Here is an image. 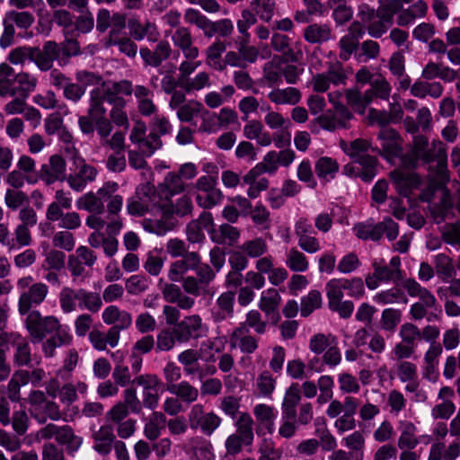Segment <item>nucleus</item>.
Returning a JSON list of instances; mask_svg holds the SVG:
<instances>
[{
    "label": "nucleus",
    "instance_id": "1",
    "mask_svg": "<svg viewBox=\"0 0 460 460\" xmlns=\"http://www.w3.org/2000/svg\"><path fill=\"white\" fill-rule=\"evenodd\" d=\"M382 152L377 148L374 149L368 141L361 138L355 139L342 146L343 151L352 160L343 167V173L348 176L360 178L363 181H371L377 173V158L368 154V151H377L385 159L400 157L402 148L398 132L392 128H382L377 134Z\"/></svg>",
    "mask_w": 460,
    "mask_h": 460
},
{
    "label": "nucleus",
    "instance_id": "2",
    "mask_svg": "<svg viewBox=\"0 0 460 460\" xmlns=\"http://www.w3.org/2000/svg\"><path fill=\"white\" fill-rule=\"evenodd\" d=\"M133 93L131 81L103 83L102 88L95 87L89 93V106L85 115L79 116L78 127L85 136H91L96 130L97 135L106 137L112 131V125L107 118V109L104 103L113 106L126 107L127 102L122 95L130 96Z\"/></svg>",
    "mask_w": 460,
    "mask_h": 460
},
{
    "label": "nucleus",
    "instance_id": "3",
    "mask_svg": "<svg viewBox=\"0 0 460 460\" xmlns=\"http://www.w3.org/2000/svg\"><path fill=\"white\" fill-rule=\"evenodd\" d=\"M19 291L18 312L21 315L30 314L40 306L49 294V287L42 282H34L31 276L20 278L16 283Z\"/></svg>",
    "mask_w": 460,
    "mask_h": 460
},
{
    "label": "nucleus",
    "instance_id": "4",
    "mask_svg": "<svg viewBox=\"0 0 460 460\" xmlns=\"http://www.w3.org/2000/svg\"><path fill=\"white\" fill-rule=\"evenodd\" d=\"M355 236L362 241L379 242L384 234L388 241H394L399 235V225L391 217L376 223L373 218L358 222L352 227Z\"/></svg>",
    "mask_w": 460,
    "mask_h": 460
},
{
    "label": "nucleus",
    "instance_id": "5",
    "mask_svg": "<svg viewBox=\"0 0 460 460\" xmlns=\"http://www.w3.org/2000/svg\"><path fill=\"white\" fill-rule=\"evenodd\" d=\"M25 326L32 343H40L47 335L56 334L61 329L70 330L68 325L61 324L56 316H42L40 311H33L26 315Z\"/></svg>",
    "mask_w": 460,
    "mask_h": 460
},
{
    "label": "nucleus",
    "instance_id": "6",
    "mask_svg": "<svg viewBox=\"0 0 460 460\" xmlns=\"http://www.w3.org/2000/svg\"><path fill=\"white\" fill-rule=\"evenodd\" d=\"M178 344H187L206 338L208 334V325L203 322L198 314L184 316L178 323L174 324Z\"/></svg>",
    "mask_w": 460,
    "mask_h": 460
},
{
    "label": "nucleus",
    "instance_id": "7",
    "mask_svg": "<svg viewBox=\"0 0 460 460\" xmlns=\"http://www.w3.org/2000/svg\"><path fill=\"white\" fill-rule=\"evenodd\" d=\"M197 277H187L183 279L182 288L185 293L193 296L212 295L210 284L216 278V271L207 263H199L194 270Z\"/></svg>",
    "mask_w": 460,
    "mask_h": 460
},
{
    "label": "nucleus",
    "instance_id": "8",
    "mask_svg": "<svg viewBox=\"0 0 460 460\" xmlns=\"http://www.w3.org/2000/svg\"><path fill=\"white\" fill-rule=\"evenodd\" d=\"M97 175L98 170L93 165L88 164L80 155H73L70 173L66 178L67 183L73 190L83 191L88 184L95 181Z\"/></svg>",
    "mask_w": 460,
    "mask_h": 460
},
{
    "label": "nucleus",
    "instance_id": "9",
    "mask_svg": "<svg viewBox=\"0 0 460 460\" xmlns=\"http://www.w3.org/2000/svg\"><path fill=\"white\" fill-rule=\"evenodd\" d=\"M61 53L66 57L75 56L79 53V47L73 44L70 51L61 49L56 41L48 40L41 49L33 47V63L40 71H49L52 68L54 61L59 58Z\"/></svg>",
    "mask_w": 460,
    "mask_h": 460
},
{
    "label": "nucleus",
    "instance_id": "10",
    "mask_svg": "<svg viewBox=\"0 0 460 460\" xmlns=\"http://www.w3.org/2000/svg\"><path fill=\"white\" fill-rule=\"evenodd\" d=\"M217 175H203L196 181L195 189L202 192L195 197L198 206L210 209L222 202L224 195L222 190L217 187Z\"/></svg>",
    "mask_w": 460,
    "mask_h": 460
},
{
    "label": "nucleus",
    "instance_id": "11",
    "mask_svg": "<svg viewBox=\"0 0 460 460\" xmlns=\"http://www.w3.org/2000/svg\"><path fill=\"white\" fill-rule=\"evenodd\" d=\"M119 185L115 181H108L100 188L96 193L90 191L81 196L76 200V207L91 213L102 214L104 210V203L108 201L111 195L115 193Z\"/></svg>",
    "mask_w": 460,
    "mask_h": 460
},
{
    "label": "nucleus",
    "instance_id": "12",
    "mask_svg": "<svg viewBox=\"0 0 460 460\" xmlns=\"http://www.w3.org/2000/svg\"><path fill=\"white\" fill-rule=\"evenodd\" d=\"M153 48L140 47L139 56L144 67L156 68L159 74H164L163 63L168 60L173 50L167 40H157Z\"/></svg>",
    "mask_w": 460,
    "mask_h": 460
},
{
    "label": "nucleus",
    "instance_id": "13",
    "mask_svg": "<svg viewBox=\"0 0 460 460\" xmlns=\"http://www.w3.org/2000/svg\"><path fill=\"white\" fill-rule=\"evenodd\" d=\"M348 79L346 71L340 62L330 64L327 70L313 76L311 84L314 92L325 93L331 84L334 86L345 85Z\"/></svg>",
    "mask_w": 460,
    "mask_h": 460
},
{
    "label": "nucleus",
    "instance_id": "14",
    "mask_svg": "<svg viewBox=\"0 0 460 460\" xmlns=\"http://www.w3.org/2000/svg\"><path fill=\"white\" fill-rule=\"evenodd\" d=\"M353 114L345 105H338L334 110H327L319 115L315 120L321 128L327 131L349 128Z\"/></svg>",
    "mask_w": 460,
    "mask_h": 460
},
{
    "label": "nucleus",
    "instance_id": "15",
    "mask_svg": "<svg viewBox=\"0 0 460 460\" xmlns=\"http://www.w3.org/2000/svg\"><path fill=\"white\" fill-rule=\"evenodd\" d=\"M235 293L231 290L221 293L210 308V319L215 325H224L227 319L234 317Z\"/></svg>",
    "mask_w": 460,
    "mask_h": 460
},
{
    "label": "nucleus",
    "instance_id": "16",
    "mask_svg": "<svg viewBox=\"0 0 460 460\" xmlns=\"http://www.w3.org/2000/svg\"><path fill=\"white\" fill-rule=\"evenodd\" d=\"M97 261L96 253L89 247L80 245L75 253L68 256L67 268L71 276L75 279L85 276V267L92 268Z\"/></svg>",
    "mask_w": 460,
    "mask_h": 460
},
{
    "label": "nucleus",
    "instance_id": "17",
    "mask_svg": "<svg viewBox=\"0 0 460 460\" xmlns=\"http://www.w3.org/2000/svg\"><path fill=\"white\" fill-rule=\"evenodd\" d=\"M66 164L59 155H53L49 158L48 163L43 164L40 169V180L47 185L57 181H63L66 177Z\"/></svg>",
    "mask_w": 460,
    "mask_h": 460
},
{
    "label": "nucleus",
    "instance_id": "18",
    "mask_svg": "<svg viewBox=\"0 0 460 460\" xmlns=\"http://www.w3.org/2000/svg\"><path fill=\"white\" fill-rule=\"evenodd\" d=\"M172 125L169 119L164 115H155L149 122V134L147 143L152 146L151 153H155L163 146L161 137L171 135Z\"/></svg>",
    "mask_w": 460,
    "mask_h": 460
},
{
    "label": "nucleus",
    "instance_id": "19",
    "mask_svg": "<svg viewBox=\"0 0 460 460\" xmlns=\"http://www.w3.org/2000/svg\"><path fill=\"white\" fill-rule=\"evenodd\" d=\"M253 414L258 421L256 434L262 437L265 433L272 434L275 431V420L278 417L277 410L265 403L256 404L253 408Z\"/></svg>",
    "mask_w": 460,
    "mask_h": 460
},
{
    "label": "nucleus",
    "instance_id": "20",
    "mask_svg": "<svg viewBox=\"0 0 460 460\" xmlns=\"http://www.w3.org/2000/svg\"><path fill=\"white\" fill-rule=\"evenodd\" d=\"M229 343L232 349L238 348L244 354H252L259 347L258 339L251 335L249 329L244 325H238L229 334Z\"/></svg>",
    "mask_w": 460,
    "mask_h": 460
},
{
    "label": "nucleus",
    "instance_id": "21",
    "mask_svg": "<svg viewBox=\"0 0 460 460\" xmlns=\"http://www.w3.org/2000/svg\"><path fill=\"white\" fill-rule=\"evenodd\" d=\"M173 46L179 49L186 59H196L199 49L193 44L191 32L187 27H178L172 35Z\"/></svg>",
    "mask_w": 460,
    "mask_h": 460
},
{
    "label": "nucleus",
    "instance_id": "22",
    "mask_svg": "<svg viewBox=\"0 0 460 460\" xmlns=\"http://www.w3.org/2000/svg\"><path fill=\"white\" fill-rule=\"evenodd\" d=\"M128 29L131 38L137 41L146 38L148 42L155 43L160 38L157 26L150 21H146L145 23H142L137 19L130 20Z\"/></svg>",
    "mask_w": 460,
    "mask_h": 460
},
{
    "label": "nucleus",
    "instance_id": "23",
    "mask_svg": "<svg viewBox=\"0 0 460 460\" xmlns=\"http://www.w3.org/2000/svg\"><path fill=\"white\" fill-rule=\"evenodd\" d=\"M280 301V295L275 288H269L261 293L259 307L266 314L272 323H277L279 320V306Z\"/></svg>",
    "mask_w": 460,
    "mask_h": 460
},
{
    "label": "nucleus",
    "instance_id": "24",
    "mask_svg": "<svg viewBox=\"0 0 460 460\" xmlns=\"http://www.w3.org/2000/svg\"><path fill=\"white\" fill-rule=\"evenodd\" d=\"M305 40L310 44L322 45L333 38L332 29L328 23H311L303 31Z\"/></svg>",
    "mask_w": 460,
    "mask_h": 460
},
{
    "label": "nucleus",
    "instance_id": "25",
    "mask_svg": "<svg viewBox=\"0 0 460 460\" xmlns=\"http://www.w3.org/2000/svg\"><path fill=\"white\" fill-rule=\"evenodd\" d=\"M403 288L406 289L410 296L419 297L420 301L417 302L418 304H420L429 309L436 306L437 299L435 296L426 288L421 287L414 279H405L403 282Z\"/></svg>",
    "mask_w": 460,
    "mask_h": 460
},
{
    "label": "nucleus",
    "instance_id": "26",
    "mask_svg": "<svg viewBox=\"0 0 460 460\" xmlns=\"http://www.w3.org/2000/svg\"><path fill=\"white\" fill-rule=\"evenodd\" d=\"M102 320L106 324H112V327L127 330L132 324L131 314L124 310H120L116 305H109L102 312Z\"/></svg>",
    "mask_w": 460,
    "mask_h": 460
},
{
    "label": "nucleus",
    "instance_id": "27",
    "mask_svg": "<svg viewBox=\"0 0 460 460\" xmlns=\"http://www.w3.org/2000/svg\"><path fill=\"white\" fill-rule=\"evenodd\" d=\"M243 127V136L250 140H256L261 146H269L272 143L271 134L264 130V127L260 120H246Z\"/></svg>",
    "mask_w": 460,
    "mask_h": 460
},
{
    "label": "nucleus",
    "instance_id": "28",
    "mask_svg": "<svg viewBox=\"0 0 460 460\" xmlns=\"http://www.w3.org/2000/svg\"><path fill=\"white\" fill-rule=\"evenodd\" d=\"M11 96L29 97L38 84V78L28 72H16Z\"/></svg>",
    "mask_w": 460,
    "mask_h": 460
},
{
    "label": "nucleus",
    "instance_id": "29",
    "mask_svg": "<svg viewBox=\"0 0 460 460\" xmlns=\"http://www.w3.org/2000/svg\"><path fill=\"white\" fill-rule=\"evenodd\" d=\"M390 178L399 193L405 197L411 193L412 189L417 188L420 184V179L417 174L405 172L401 170L391 172Z\"/></svg>",
    "mask_w": 460,
    "mask_h": 460
},
{
    "label": "nucleus",
    "instance_id": "30",
    "mask_svg": "<svg viewBox=\"0 0 460 460\" xmlns=\"http://www.w3.org/2000/svg\"><path fill=\"white\" fill-rule=\"evenodd\" d=\"M93 449L102 456H107L111 453L116 437L113 433V429L110 426H102L93 436Z\"/></svg>",
    "mask_w": 460,
    "mask_h": 460
},
{
    "label": "nucleus",
    "instance_id": "31",
    "mask_svg": "<svg viewBox=\"0 0 460 460\" xmlns=\"http://www.w3.org/2000/svg\"><path fill=\"white\" fill-rule=\"evenodd\" d=\"M301 92L296 87L275 88L268 93V99L277 105H296L301 100Z\"/></svg>",
    "mask_w": 460,
    "mask_h": 460
},
{
    "label": "nucleus",
    "instance_id": "32",
    "mask_svg": "<svg viewBox=\"0 0 460 460\" xmlns=\"http://www.w3.org/2000/svg\"><path fill=\"white\" fill-rule=\"evenodd\" d=\"M184 190L185 184L181 176L177 172H170L166 174L164 182L159 186V196L161 199L168 200Z\"/></svg>",
    "mask_w": 460,
    "mask_h": 460
},
{
    "label": "nucleus",
    "instance_id": "33",
    "mask_svg": "<svg viewBox=\"0 0 460 460\" xmlns=\"http://www.w3.org/2000/svg\"><path fill=\"white\" fill-rule=\"evenodd\" d=\"M240 236V230L229 224H222L217 229L210 231V239L217 244L233 246Z\"/></svg>",
    "mask_w": 460,
    "mask_h": 460
},
{
    "label": "nucleus",
    "instance_id": "34",
    "mask_svg": "<svg viewBox=\"0 0 460 460\" xmlns=\"http://www.w3.org/2000/svg\"><path fill=\"white\" fill-rule=\"evenodd\" d=\"M163 212L166 216H177L180 217L190 215L193 209V204L191 199L183 195L179 198L175 203L170 199L165 200L163 204H159Z\"/></svg>",
    "mask_w": 460,
    "mask_h": 460
},
{
    "label": "nucleus",
    "instance_id": "35",
    "mask_svg": "<svg viewBox=\"0 0 460 460\" xmlns=\"http://www.w3.org/2000/svg\"><path fill=\"white\" fill-rule=\"evenodd\" d=\"M184 21L190 25H195L203 31L206 38H212L214 22L194 8L185 10Z\"/></svg>",
    "mask_w": 460,
    "mask_h": 460
},
{
    "label": "nucleus",
    "instance_id": "36",
    "mask_svg": "<svg viewBox=\"0 0 460 460\" xmlns=\"http://www.w3.org/2000/svg\"><path fill=\"white\" fill-rule=\"evenodd\" d=\"M400 437L398 438V447L401 450L414 449L420 440L417 437V427L411 421L400 422Z\"/></svg>",
    "mask_w": 460,
    "mask_h": 460
},
{
    "label": "nucleus",
    "instance_id": "37",
    "mask_svg": "<svg viewBox=\"0 0 460 460\" xmlns=\"http://www.w3.org/2000/svg\"><path fill=\"white\" fill-rule=\"evenodd\" d=\"M72 208V198L69 194L63 190H57L55 193V201L51 202L46 210V219L49 222L58 221V216L63 209H70Z\"/></svg>",
    "mask_w": 460,
    "mask_h": 460
},
{
    "label": "nucleus",
    "instance_id": "38",
    "mask_svg": "<svg viewBox=\"0 0 460 460\" xmlns=\"http://www.w3.org/2000/svg\"><path fill=\"white\" fill-rule=\"evenodd\" d=\"M415 164L419 161L429 164L433 160L434 152L429 148V140L425 136L417 135L413 137V146L411 151Z\"/></svg>",
    "mask_w": 460,
    "mask_h": 460
},
{
    "label": "nucleus",
    "instance_id": "39",
    "mask_svg": "<svg viewBox=\"0 0 460 460\" xmlns=\"http://www.w3.org/2000/svg\"><path fill=\"white\" fill-rule=\"evenodd\" d=\"M13 364L18 367H27L31 362V350L28 341L17 335L13 341Z\"/></svg>",
    "mask_w": 460,
    "mask_h": 460
},
{
    "label": "nucleus",
    "instance_id": "40",
    "mask_svg": "<svg viewBox=\"0 0 460 460\" xmlns=\"http://www.w3.org/2000/svg\"><path fill=\"white\" fill-rule=\"evenodd\" d=\"M73 337L69 331H65L64 329L59 330L58 332L53 334L51 337L47 339L42 345V350L46 357L51 358L55 355V350L57 348L62 347L64 345H68Z\"/></svg>",
    "mask_w": 460,
    "mask_h": 460
},
{
    "label": "nucleus",
    "instance_id": "41",
    "mask_svg": "<svg viewBox=\"0 0 460 460\" xmlns=\"http://www.w3.org/2000/svg\"><path fill=\"white\" fill-rule=\"evenodd\" d=\"M166 390L188 404L194 402L199 397V390L188 381H181L177 385H172L166 387Z\"/></svg>",
    "mask_w": 460,
    "mask_h": 460
},
{
    "label": "nucleus",
    "instance_id": "42",
    "mask_svg": "<svg viewBox=\"0 0 460 460\" xmlns=\"http://www.w3.org/2000/svg\"><path fill=\"white\" fill-rule=\"evenodd\" d=\"M314 171L319 179L330 181L335 178L339 171V164L332 157L323 156L315 163Z\"/></svg>",
    "mask_w": 460,
    "mask_h": 460
},
{
    "label": "nucleus",
    "instance_id": "43",
    "mask_svg": "<svg viewBox=\"0 0 460 460\" xmlns=\"http://www.w3.org/2000/svg\"><path fill=\"white\" fill-rule=\"evenodd\" d=\"M127 27V17L126 14L116 12L115 13V21L111 27H110V31L105 40L106 47H111L114 43L119 41V40L127 37L126 32Z\"/></svg>",
    "mask_w": 460,
    "mask_h": 460
},
{
    "label": "nucleus",
    "instance_id": "44",
    "mask_svg": "<svg viewBox=\"0 0 460 460\" xmlns=\"http://www.w3.org/2000/svg\"><path fill=\"white\" fill-rule=\"evenodd\" d=\"M285 264L294 272H305L309 268V261L306 256L295 247L286 252Z\"/></svg>",
    "mask_w": 460,
    "mask_h": 460
},
{
    "label": "nucleus",
    "instance_id": "45",
    "mask_svg": "<svg viewBox=\"0 0 460 460\" xmlns=\"http://www.w3.org/2000/svg\"><path fill=\"white\" fill-rule=\"evenodd\" d=\"M342 443L350 451L352 460L364 459L365 438L363 434L357 430L342 439Z\"/></svg>",
    "mask_w": 460,
    "mask_h": 460
},
{
    "label": "nucleus",
    "instance_id": "46",
    "mask_svg": "<svg viewBox=\"0 0 460 460\" xmlns=\"http://www.w3.org/2000/svg\"><path fill=\"white\" fill-rule=\"evenodd\" d=\"M146 126L144 122H137L132 128L129 139L137 144L140 151L146 156H151L154 153L150 152L152 146L147 143L148 135L146 137Z\"/></svg>",
    "mask_w": 460,
    "mask_h": 460
},
{
    "label": "nucleus",
    "instance_id": "47",
    "mask_svg": "<svg viewBox=\"0 0 460 460\" xmlns=\"http://www.w3.org/2000/svg\"><path fill=\"white\" fill-rule=\"evenodd\" d=\"M392 87L385 78H376L370 83V88L366 92L369 97L370 103L376 99L388 101Z\"/></svg>",
    "mask_w": 460,
    "mask_h": 460
},
{
    "label": "nucleus",
    "instance_id": "48",
    "mask_svg": "<svg viewBox=\"0 0 460 460\" xmlns=\"http://www.w3.org/2000/svg\"><path fill=\"white\" fill-rule=\"evenodd\" d=\"M347 103L357 112L364 113L367 106L370 104L369 97L365 92L362 93L356 88L347 89L345 91Z\"/></svg>",
    "mask_w": 460,
    "mask_h": 460
},
{
    "label": "nucleus",
    "instance_id": "49",
    "mask_svg": "<svg viewBox=\"0 0 460 460\" xmlns=\"http://www.w3.org/2000/svg\"><path fill=\"white\" fill-rule=\"evenodd\" d=\"M16 71L7 63L0 64V97L11 96Z\"/></svg>",
    "mask_w": 460,
    "mask_h": 460
},
{
    "label": "nucleus",
    "instance_id": "50",
    "mask_svg": "<svg viewBox=\"0 0 460 460\" xmlns=\"http://www.w3.org/2000/svg\"><path fill=\"white\" fill-rule=\"evenodd\" d=\"M239 249L248 258H260L268 252L269 247L267 242L262 237H256L245 241Z\"/></svg>",
    "mask_w": 460,
    "mask_h": 460
},
{
    "label": "nucleus",
    "instance_id": "51",
    "mask_svg": "<svg viewBox=\"0 0 460 460\" xmlns=\"http://www.w3.org/2000/svg\"><path fill=\"white\" fill-rule=\"evenodd\" d=\"M258 460H281L282 451L276 448L274 440L270 438H262L258 446Z\"/></svg>",
    "mask_w": 460,
    "mask_h": 460
},
{
    "label": "nucleus",
    "instance_id": "52",
    "mask_svg": "<svg viewBox=\"0 0 460 460\" xmlns=\"http://www.w3.org/2000/svg\"><path fill=\"white\" fill-rule=\"evenodd\" d=\"M199 118L201 119V124L197 128L198 132L212 134L220 129L219 119L216 112H212L202 107L199 112Z\"/></svg>",
    "mask_w": 460,
    "mask_h": 460
},
{
    "label": "nucleus",
    "instance_id": "53",
    "mask_svg": "<svg viewBox=\"0 0 460 460\" xmlns=\"http://www.w3.org/2000/svg\"><path fill=\"white\" fill-rule=\"evenodd\" d=\"M235 432L242 437L254 440L253 424L254 421L249 412L244 411L234 419Z\"/></svg>",
    "mask_w": 460,
    "mask_h": 460
},
{
    "label": "nucleus",
    "instance_id": "54",
    "mask_svg": "<svg viewBox=\"0 0 460 460\" xmlns=\"http://www.w3.org/2000/svg\"><path fill=\"white\" fill-rule=\"evenodd\" d=\"M322 306V295L318 290H311L301 298L300 314L309 316L314 310Z\"/></svg>",
    "mask_w": 460,
    "mask_h": 460
},
{
    "label": "nucleus",
    "instance_id": "55",
    "mask_svg": "<svg viewBox=\"0 0 460 460\" xmlns=\"http://www.w3.org/2000/svg\"><path fill=\"white\" fill-rule=\"evenodd\" d=\"M178 343L175 329L161 330L156 336L155 350L156 351H169L172 350L175 344Z\"/></svg>",
    "mask_w": 460,
    "mask_h": 460
},
{
    "label": "nucleus",
    "instance_id": "56",
    "mask_svg": "<svg viewBox=\"0 0 460 460\" xmlns=\"http://www.w3.org/2000/svg\"><path fill=\"white\" fill-rule=\"evenodd\" d=\"M250 212L252 223L258 229L265 231L270 228V213L263 205L257 204Z\"/></svg>",
    "mask_w": 460,
    "mask_h": 460
},
{
    "label": "nucleus",
    "instance_id": "57",
    "mask_svg": "<svg viewBox=\"0 0 460 460\" xmlns=\"http://www.w3.org/2000/svg\"><path fill=\"white\" fill-rule=\"evenodd\" d=\"M252 444L253 440L236 433H232L226 439L225 447L228 455L235 456L242 452L243 447H252Z\"/></svg>",
    "mask_w": 460,
    "mask_h": 460
},
{
    "label": "nucleus",
    "instance_id": "58",
    "mask_svg": "<svg viewBox=\"0 0 460 460\" xmlns=\"http://www.w3.org/2000/svg\"><path fill=\"white\" fill-rule=\"evenodd\" d=\"M43 437L50 438L52 436H56L57 440L60 444L66 445V442L73 437L75 434L72 428L65 425L63 427H58L54 424H48L42 430Z\"/></svg>",
    "mask_w": 460,
    "mask_h": 460
},
{
    "label": "nucleus",
    "instance_id": "59",
    "mask_svg": "<svg viewBox=\"0 0 460 460\" xmlns=\"http://www.w3.org/2000/svg\"><path fill=\"white\" fill-rule=\"evenodd\" d=\"M191 460H215L212 444L204 439H197L192 446Z\"/></svg>",
    "mask_w": 460,
    "mask_h": 460
},
{
    "label": "nucleus",
    "instance_id": "60",
    "mask_svg": "<svg viewBox=\"0 0 460 460\" xmlns=\"http://www.w3.org/2000/svg\"><path fill=\"white\" fill-rule=\"evenodd\" d=\"M240 408L241 398L239 397L227 395L220 399L219 409L232 420L237 418L243 412Z\"/></svg>",
    "mask_w": 460,
    "mask_h": 460
},
{
    "label": "nucleus",
    "instance_id": "61",
    "mask_svg": "<svg viewBox=\"0 0 460 460\" xmlns=\"http://www.w3.org/2000/svg\"><path fill=\"white\" fill-rule=\"evenodd\" d=\"M256 387L261 396L270 397L275 390L276 379L269 371L265 370L258 376Z\"/></svg>",
    "mask_w": 460,
    "mask_h": 460
},
{
    "label": "nucleus",
    "instance_id": "62",
    "mask_svg": "<svg viewBox=\"0 0 460 460\" xmlns=\"http://www.w3.org/2000/svg\"><path fill=\"white\" fill-rule=\"evenodd\" d=\"M263 78L270 85L279 84L281 78V58L277 61L275 58L271 62L265 64L263 67Z\"/></svg>",
    "mask_w": 460,
    "mask_h": 460
},
{
    "label": "nucleus",
    "instance_id": "63",
    "mask_svg": "<svg viewBox=\"0 0 460 460\" xmlns=\"http://www.w3.org/2000/svg\"><path fill=\"white\" fill-rule=\"evenodd\" d=\"M239 325H244L247 329H253L257 334H264L267 331V322L261 319V314L257 310H251L246 314L244 323Z\"/></svg>",
    "mask_w": 460,
    "mask_h": 460
},
{
    "label": "nucleus",
    "instance_id": "64",
    "mask_svg": "<svg viewBox=\"0 0 460 460\" xmlns=\"http://www.w3.org/2000/svg\"><path fill=\"white\" fill-rule=\"evenodd\" d=\"M210 77L207 72H199L194 77H190L189 81L181 87L185 93H193L200 91L205 87L210 86Z\"/></svg>",
    "mask_w": 460,
    "mask_h": 460
}]
</instances>
